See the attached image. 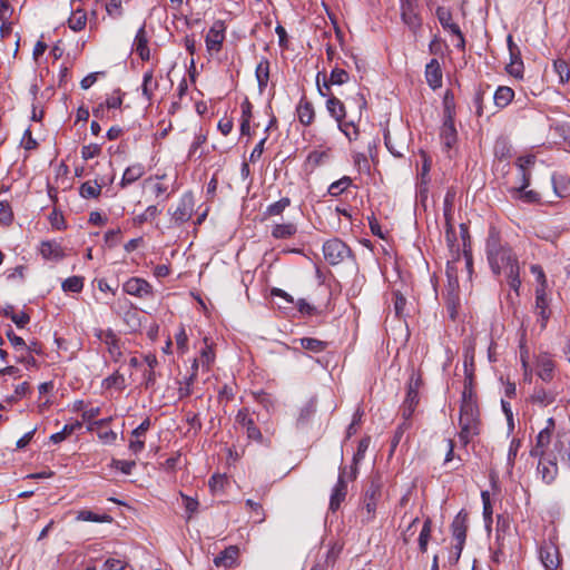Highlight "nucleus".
Masks as SVG:
<instances>
[{
    "instance_id": "obj_1",
    "label": "nucleus",
    "mask_w": 570,
    "mask_h": 570,
    "mask_svg": "<svg viewBox=\"0 0 570 570\" xmlns=\"http://www.w3.org/2000/svg\"><path fill=\"white\" fill-rule=\"evenodd\" d=\"M485 255L489 266L495 276L505 274L508 284L519 295L521 286L520 266L512 248L502 240L498 227L491 225L485 239Z\"/></svg>"
},
{
    "instance_id": "obj_2",
    "label": "nucleus",
    "mask_w": 570,
    "mask_h": 570,
    "mask_svg": "<svg viewBox=\"0 0 570 570\" xmlns=\"http://www.w3.org/2000/svg\"><path fill=\"white\" fill-rule=\"evenodd\" d=\"M546 423V426L538 433L535 443L530 450V455L532 458L563 452V442L560 439L553 440V432L556 429L554 419L549 417Z\"/></svg>"
},
{
    "instance_id": "obj_3",
    "label": "nucleus",
    "mask_w": 570,
    "mask_h": 570,
    "mask_svg": "<svg viewBox=\"0 0 570 570\" xmlns=\"http://www.w3.org/2000/svg\"><path fill=\"white\" fill-rule=\"evenodd\" d=\"M459 440L463 446H466L473 438L480 434V411L478 405H460V417H459Z\"/></svg>"
},
{
    "instance_id": "obj_4",
    "label": "nucleus",
    "mask_w": 570,
    "mask_h": 570,
    "mask_svg": "<svg viewBox=\"0 0 570 570\" xmlns=\"http://www.w3.org/2000/svg\"><path fill=\"white\" fill-rule=\"evenodd\" d=\"M382 487L383 483L379 475L372 476L365 485L360 510L363 523H370L375 519L377 504L382 498Z\"/></svg>"
},
{
    "instance_id": "obj_5",
    "label": "nucleus",
    "mask_w": 570,
    "mask_h": 570,
    "mask_svg": "<svg viewBox=\"0 0 570 570\" xmlns=\"http://www.w3.org/2000/svg\"><path fill=\"white\" fill-rule=\"evenodd\" d=\"M422 385V377L419 373H412L407 383L406 396L402 405L404 420H410L419 404V390Z\"/></svg>"
},
{
    "instance_id": "obj_6",
    "label": "nucleus",
    "mask_w": 570,
    "mask_h": 570,
    "mask_svg": "<svg viewBox=\"0 0 570 570\" xmlns=\"http://www.w3.org/2000/svg\"><path fill=\"white\" fill-rule=\"evenodd\" d=\"M195 208V200L194 196L190 191L185 193L177 206L174 209H169L168 213L170 215V220L175 226H181L184 223L188 222L193 214Z\"/></svg>"
},
{
    "instance_id": "obj_7",
    "label": "nucleus",
    "mask_w": 570,
    "mask_h": 570,
    "mask_svg": "<svg viewBox=\"0 0 570 570\" xmlns=\"http://www.w3.org/2000/svg\"><path fill=\"white\" fill-rule=\"evenodd\" d=\"M468 529H469V513L466 510L462 509L454 517V519L451 523L452 537L456 541V543L454 546L456 559L460 558L461 552L463 550V547H464V543L466 540Z\"/></svg>"
},
{
    "instance_id": "obj_8",
    "label": "nucleus",
    "mask_w": 570,
    "mask_h": 570,
    "mask_svg": "<svg viewBox=\"0 0 570 570\" xmlns=\"http://www.w3.org/2000/svg\"><path fill=\"white\" fill-rule=\"evenodd\" d=\"M323 254L331 265H337L352 255L351 248L341 239L332 238L324 243Z\"/></svg>"
},
{
    "instance_id": "obj_9",
    "label": "nucleus",
    "mask_w": 570,
    "mask_h": 570,
    "mask_svg": "<svg viewBox=\"0 0 570 570\" xmlns=\"http://www.w3.org/2000/svg\"><path fill=\"white\" fill-rule=\"evenodd\" d=\"M440 139L443 148L449 151L458 142V132L454 126V111L450 107H445L443 122L440 128Z\"/></svg>"
},
{
    "instance_id": "obj_10",
    "label": "nucleus",
    "mask_w": 570,
    "mask_h": 570,
    "mask_svg": "<svg viewBox=\"0 0 570 570\" xmlns=\"http://www.w3.org/2000/svg\"><path fill=\"white\" fill-rule=\"evenodd\" d=\"M400 9L403 23L416 32L422 26L417 0H400Z\"/></svg>"
},
{
    "instance_id": "obj_11",
    "label": "nucleus",
    "mask_w": 570,
    "mask_h": 570,
    "mask_svg": "<svg viewBox=\"0 0 570 570\" xmlns=\"http://www.w3.org/2000/svg\"><path fill=\"white\" fill-rule=\"evenodd\" d=\"M235 424L246 431V435L248 440L263 442V434L261 430L256 426L253 414L249 412L248 407H242L238 410Z\"/></svg>"
},
{
    "instance_id": "obj_12",
    "label": "nucleus",
    "mask_w": 570,
    "mask_h": 570,
    "mask_svg": "<svg viewBox=\"0 0 570 570\" xmlns=\"http://www.w3.org/2000/svg\"><path fill=\"white\" fill-rule=\"evenodd\" d=\"M321 76H322V73L318 72L317 77H316V85H317V90H318L320 95L323 97L328 96L332 85H344L350 79L348 73L344 69H341L337 67H335L331 71L328 78L325 73L323 75V83H321Z\"/></svg>"
},
{
    "instance_id": "obj_13",
    "label": "nucleus",
    "mask_w": 570,
    "mask_h": 570,
    "mask_svg": "<svg viewBox=\"0 0 570 570\" xmlns=\"http://www.w3.org/2000/svg\"><path fill=\"white\" fill-rule=\"evenodd\" d=\"M347 495V469L340 466L337 482L334 485L330 498V510L335 512L340 509Z\"/></svg>"
},
{
    "instance_id": "obj_14",
    "label": "nucleus",
    "mask_w": 570,
    "mask_h": 570,
    "mask_svg": "<svg viewBox=\"0 0 570 570\" xmlns=\"http://www.w3.org/2000/svg\"><path fill=\"white\" fill-rule=\"evenodd\" d=\"M540 561L547 570H556L560 564V553L557 543L552 540H546L539 548Z\"/></svg>"
},
{
    "instance_id": "obj_15",
    "label": "nucleus",
    "mask_w": 570,
    "mask_h": 570,
    "mask_svg": "<svg viewBox=\"0 0 570 570\" xmlns=\"http://www.w3.org/2000/svg\"><path fill=\"white\" fill-rule=\"evenodd\" d=\"M226 24L223 20H216L205 37L206 49L209 52H219L225 40Z\"/></svg>"
},
{
    "instance_id": "obj_16",
    "label": "nucleus",
    "mask_w": 570,
    "mask_h": 570,
    "mask_svg": "<svg viewBox=\"0 0 570 570\" xmlns=\"http://www.w3.org/2000/svg\"><path fill=\"white\" fill-rule=\"evenodd\" d=\"M558 454L537 456L539 459L538 472L544 483L551 484L558 475ZM563 455V452L561 453Z\"/></svg>"
},
{
    "instance_id": "obj_17",
    "label": "nucleus",
    "mask_w": 570,
    "mask_h": 570,
    "mask_svg": "<svg viewBox=\"0 0 570 570\" xmlns=\"http://www.w3.org/2000/svg\"><path fill=\"white\" fill-rule=\"evenodd\" d=\"M95 335L98 340H100L101 342H104L107 345V350H108L110 358L114 362H119L122 356V352H121L120 342H119L117 334L112 330L108 328L106 331L96 330Z\"/></svg>"
},
{
    "instance_id": "obj_18",
    "label": "nucleus",
    "mask_w": 570,
    "mask_h": 570,
    "mask_svg": "<svg viewBox=\"0 0 570 570\" xmlns=\"http://www.w3.org/2000/svg\"><path fill=\"white\" fill-rule=\"evenodd\" d=\"M444 304L449 317L455 321L461 307L460 285L455 283V281H453L451 286H446L445 288Z\"/></svg>"
},
{
    "instance_id": "obj_19",
    "label": "nucleus",
    "mask_w": 570,
    "mask_h": 570,
    "mask_svg": "<svg viewBox=\"0 0 570 570\" xmlns=\"http://www.w3.org/2000/svg\"><path fill=\"white\" fill-rule=\"evenodd\" d=\"M535 314L538 317V322L540 323V328L544 330L547 327V323L551 316V311L549 309V299L547 293L543 292V288L535 289Z\"/></svg>"
},
{
    "instance_id": "obj_20",
    "label": "nucleus",
    "mask_w": 570,
    "mask_h": 570,
    "mask_svg": "<svg viewBox=\"0 0 570 570\" xmlns=\"http://www.w3.org/2000/svg\"><path fill=\"white\" fill-rule=\"evenodd\" d=\"M124 292L132 296L144 297L153 294V286L144 278L131 277L124 284Z\"/></svg>"
},
{
    "instance_id": "obj_21",
    "label": "nucleus",
    "mask_w": 570,
    "mask_h": 570,
    "mask_svg": "<svg viewBox=\"0 0 570 570\" xmlns=\"http://www.w3.org/2000/svg\"><path fill=\"white\" fill-rule=\"evenodd\" d=\"M556 370V363L551 355L542 353L537 357V375L546 383L552 381Z\"/></svg>"
},
{
    "instance_id": "obj_22",
    "label": "nucleus",
    "mask_w": 570,
    "mask_h": 570,
    "mask_svg": "<svg viewBox=\"0 0 570 570\" xmlns=\"http://www.w3.org/2000/svg\"><path fill=\"white\" fill-rule=\"evenodd\" d=\"M425 79L433 90L442 87V69L438 59L433 58L426 63Z\"/></svg>"
},
{
    "instance_id": "obj_23",
    "label": "nucleus",
    "mask_w": 570,
    "mask_h": 570,
    "mask_svg": "<svg viewBox=\"0 0 570 570\" xmlns=\"http://www.w3.org/2000/svg\"><path fill=\"white\" fill-rule=\"evenodd\" d=\"M435 14L440 24L445 31L450 32L451 35L460 33L461 29L459 24L453 21L452 12L449 8L440 6L435 10Z\"/></svg>"
},
{
    "instance_id": "obj_24",
    "label": "nucleus",
    "mask_w": 570,
    "mask_h": 570,
    "mask_svg": "<svg viewBox=\"0 0 570 570\" xmlns=\"http://www.w3.org/2000/svg\"><path fill=\"white\" fill-rule=\"evenodd\" d=\"M558 393L553 390H546L543 386H534L533 393L530 396V401L533 404H538L546 407L552 404L557 400Z\"/></svg>"
},
{
    "instance_id": "obj_25",
    "label": "nucleus",
    "mask_w": 570,
    "mask_h": 570,
    "mask_svg": "<svg viewBox=\"0 0 570 570\" xmlns=\"http://www.w3.org/2000/svg\"><path fill=\"white\" fill-rule=\"evenodd\" d=\"M239 550L236 546H229L214 558L216 567L230 568L236 563Z\"/></svg>"
},
{
    "instance_id": "obj_26",
    "label": "nucleus",
    "mask_w": 570,
    "mask_h": 570,
    "mask_svg": "<svg viewBox=\"0 0 570 570\" xmlns=\"http://www.w3.org/2000/svg\"><path fill=\"white\" fill-rule=\"evenodd\" d=\"M296 112L298 120L304 126H309L314 121L315 111L313 104L308 101L305 97H303L297 107Z\"/></svg>"
},
{
    "instance_id": "obj_27",
    "label": "nucleus",
    "mask_w": 570,
    "mask_h": 570,
    "mask_svg": "<svg viewBox=\"0 0 570 570\" xmlns=\"http://www.w3.org/2000/svg\"><path fill=\"white\" fill-rule=\"evenodd\" d=\"M40 254L45 259L60 261L63 258V249L55 240L42 242L40 245Z\"/></svg>"
},
{
    "instance_id": "obj_28",
    "label": "nucleus",
    "mask_w": 570,
    "mask_h": 570,
    "mask_svg": "<svg viewBox=\"0 0 570 570\" xmlns=\"http://www.w3.org/2000/svg\"><path fill=\"white\" fill-rule=\"evenodd\" d=\"M135 51L140 57L141 60L147 61L150 58V51L148 48V39L145 31V27H140L136 33L135 41Z\"/></svg>"
},
{
    "instance_id": "obj_29",
    "label": "nucleus",
    "mask_w": 570,
    "mask_h": 570,
    "mask_svg": "<svg viewBox=\"0 0 570 570\" xmlns=\"http://www.w3.org/2000/svg\"><path fill=\"white\" fill-rule=\"evenodd\" d=\"M255 77L257 80L259 92H263L269 80V61L266 57H262L256 66Z\"/></svg>"
},
{
    "instance_id": "obj_30",
    "label": "nucleus",
    "mask_w": 570,
    "mask_h": 570,
    "mask_svg": "<svg viewBox=\"0 0 570 570\" xmlns=\"http://www.w3.org/2000/svg\"><path fill=\"white\" fill-rule=\"evenodd\" d=\"M296 233H297L296 224L288 222V223L275 224L272 228L271 235L275 239H289Z\"/></svg>"
},
{
    "instance_id": "obj_31",
    "label": "nucleus",
    "mask_w": 570,
    "mask_h": 570,
    "mask_svg": "<svg viewBox=\"0 0 570 570\" xmlns=\"http://www.w3.org/2000/svg\"><path fill=\"white\" fill-rule=\"evenodd\" d=\"M331 158V148L326 149H315L311 151L306 158V166L311 168V170L326 164Z\"/></svg>"
},
{
    "instance_id": "obj_32",
    "label": "nucleus",
    "mask_w": 570,
    "mask_h": 570,
    "mask_svg": "<svg viewBox=\"0 0 570 570\" xmlns=\"http://www.w3.org/2000/svg\"><path fill=\"white\" fill-rule=\"evenodd\" d=\"M326 101V109L328 114L338 122L341 119L346 118V110L344 104L335 96L328 92Z\"/></svg>"
},
{
    "instance_id": "obj_33",
    "label": "nucleus",
    "mask_w": 570,
    "mask_h": 570,
    "mask_svg": "<svg viewBox=\"0 0 570 570\" xmlns=\"http://www.w3.org/2000/svg\"><path fill=\"white\" fill-rule=\"evenodd\" d=\"M514 98V91L508 86H500L493 95V101L498 109L505 108Z\"/></svg>"
},
{
    "instance_id": "obj_34",
    "label": "nucleus",
    "mask_w": 570,
    "mask_h": 570,
    "mask_svg": "<svg viewBox=\"0 0 570 570\" xmlns=\"http://www.w3.org/2000/svg\"><path fill=\"white\" fill-rule=\"evenodd\" d=\"M445 217H448L446 213ZM445 240L451 256L453 258H460V245L458 244L456 233L454 227L450 224L449 218H446Z\"/></svg>"
},
{
    "instance_id": "obj_35",
    "label": "nucleus",
    "mask_w": 570,
    "mask_h": 570,
    "mask_svg": "<svg viewBox=\"0 0 570 570\" xmlns=\"http://www.w3.org/2000/svg\"><path fill=\"white\" fill-rule=\"evenodd\" d=\"M461 237L463 240V257L465 261V268L468 271L469 276L471 277L473 272V257L470 248V240H469V230L465 227V225H461Z\"/></svg>"
},
{
    "instance_id": "obj_36",
    "label": "nucleus",
    "mask_w": 570,
    "mask_h": 570,
    "mask_svg": "<svg viewBox=\"0 0 570 570\" xmlns=\"http://www.w3.org/2000/svg\"><path fill=\"white\" fill-rule=\"evenodd\" d=\"M144 174H145V168L140 164H135V165H131V166L127 167L125 173H124V175H122V178H121V181H120V186L121 187H126V186H128L130 184H134L140 177H142Z\"/></svg>"
},
{
    "instance_id": "obj_37",
    "label": "nucleus",
    "mask_w": 570,
    "mask_h": 570,
    "mask_svg": "<svg viewBox=\"0 0 570 570\" xmlns=\"http://www.w3.org/2000/svg\"><path fill=\"white\" fill-rule=\"evenodd\" d=\"M338 129L344 134L348 141H355L360 137V129L354 120L341 119L338 122Z\"/></svg>"
},
{
    "instance_id": "obj_38",
    "label": "nucleus",
    "mask_w": 570,
    "mask_h": 570,
    "mask_svg": "<svg viewBox=\"0 0 570 570\" xmlns=\"http://www.w3.org/2000/svg\"><path fill=\"white\" fill-rule=\"evenodd\" d=\"M87 23V13L80 8H76L68 19V26L73 31H81Z\"/></svg>"
},
{
    "instance_id": "obj_39",
    "label": "nucleus",
    "mask_w": 570,
    "mask_h": 570,
    "mask_svg": "<svg viewBox=\"0 0 570 570\" xmlns=\"http://www.w3.org/2000/svg\"><path fill=\"white\" fill-rule=\"evenodd\" d=\"M302 348L313 352L321 353L326 350L328 343L314 337H302L298 340Z\"/></svg>"
},
{
    "instance_id": "obj_40",
    "label": "nucleus",
    "mask_w": 570,
    "mask_h": 570,
    "mask_svg": "<svg viewBox=\"0 0 570 570\" xmlns=\"http://www.w3.org/2000/svg\"><path fill=\"white\" fill-rule=\"evenodd\" d=\"M78 521H87V522H98V523H104V522H111L112 521V518L107 514V513H104V514H97L90 510H80L77 514V518H76Z\"/></svg>"
},
{
    "instance_id": "obj_41",
    "label": "nucleus",
    "mask_w": 570,
    "mask_h": 570,
    "mask_svg": "<svg viewBox=\"0 0 570 570\" xmlns=\"http://www.w3.org/2000/svg\"><path fill=\"white\" fill-rule=\"evenodd\" d=\"M292 204V200L291 198L288 197H283L281 198L279 200L273 203V204H269L267 207H266V210L264 213V215L266 217H272V216H281L284 210L289 207Z\"/></svg>"
},
{
    "instance_id": "obj_42",
    "label": "nucleus",
    "mask_w": 570,
    "mask_h": 570,
    "mask_svg": "<svg viewBox=\"0 0 570 570\" xmlns=\"http://www.w3.org/2000/svg\"><path fill=\"white\" fill-rule=\"evenodd\" d=\"M145 434L146 433L142 430H140L139 426H137L136 429L132 430L131 440L129 442V450L134 454H138L145 449V440H144Z\"/></svg>"
},
{
    "instance_id": "obj_43",
    "label": "nucleus",
    "mask_w": 570,
    "mask_h": 570,
    "mask_svg": "<svg viewBox=\"0 0 570 570\" xmlns=\"http://www.w3.org/2000/svg\"><path fill=\"white\" fill-rule=\"evenodd\" d=\"M102 387L107 390L116 387L119 391H122L126 389L125 376L117 370L102 381Z\"/></svg>"
},
{
    "instance_id": "obj_44",
    "label": "nucleus",
    "mask_w": 570,
    "mask_h": 570,
    "mask_svg": "<svg viewBox=\"0 0 570 570\" xmlns=\"http://www.w3.org/2000/svg\"><path fill=\"white\" fill-rule=\"evenodd\" d=\"M82 424L79 421H76L71 424H66L63 429L60 432L53 433L50 436V441L52 443H60L65 441L68 436H70L72 433H75L77 430H80Z\"/></svg>"
},
{
    "instance_id": "obj_45",
    "label": "nucleus",
    "mask_w": 570,
    "mask_h": 570,
    "mask_svg": "<svg viewBox=\"0 0 570 570\" xmlns=\"http://www.w3.org/2000/svg\"><path fill=\"white\" fill-rule=\"evenodd\" d=\"M101 193V185H99L96 180L91 181H85L81 184L79 188V194L83 198H97Z\"/></svg>"
},
{
    "instance_id": "obj_46",
    "label": "nucleus",
    "mask_w": 570,
    "mask_h": 570,
    "mask_svg": "<svg viewBox=\"0 0 570 570\" xmlns=\"http://www.w3.org/2000/svg\"><path fill=\"white\" fill-rule=\"evenodd\" d=\"M431 532H432V520L430 518H426L423 523L420 535H419V548H420V551L423 553L426 552V550H428V544H429V541L431 538Z\"/></svg>"
},
{
    "instance_id": "obj_47",
    "label": "nucleus",
    "mask_w": 570,
    "mask_h": 570,
    "mask_svg": "<svg viewBox=\"0 0 570 570\" xmlns=\"http://www.w3.org/2000/svg\"><path fill=\"white\" fill-rule=\"evenodd\" d=\"M351 185L352 178L348 176H343L341 179L330 185L327 193L333 197H337L342 195Z\"/></svg>"
},
{
    "instance_id": "obj_48",
    "label": "nucleus",
    "mask_w": 570,
    "mask_h": 570,
    "mask_svg": "<svg viewBox=\"0 0 570 570\" xmlns=\"http://www.w3.org/2000/svg\"><path fill=\"white\" fill-rule=\"evenodd\" d=\"M158 87L157 81L154 80L153 71H147L144 75L142 79V95L146 97L147 100H151L154 90Z\"/></svg>"
},
{
    "instance_id": "obj_49",
    "label": "nucleus",
    "mask_w": 570,
    "mask_h": 570,
    "mask_svg": "<svg viewBox=\"0 0 570 570\" xmlns=\"http://www.w3.org/2000/svg\"><path fill=\"white\" fill-rule=\"evenodd\" d=\"M489 88H490L489 85H485L484 87L479 86L474 92L473 104L475 106V112H476L478 117H481L484 112L483 102H484V98L487 96V91Z\"/></svg>"
},
{
    "instance_id": "obj_50",
    "label": "nucleus",
    "mask_w": 570,
    "mask_h": 570,
    "mask_svg": "<svg viewBox=\"0 0 570 570\" xmlns=\"http://www.w3.org/2000/svg\"><path fill=\"white\" fill-rule=\"evenodd\" d=\"M83 288V277L71 276L62 282V289L65 292L80 293Z\"/></svg>"
},
{
    "instance_id": "obj_51",
    "label": "nucleus",
    "mask_w": 570,
    "mask_h": 570,
    "mask_svg": "<svg viewBox=\"0 0 570 570\" xmlns=\"http://www.w3.org/2000/svg\"><path fill=\"white\" fill-rule=\"evenodd\" d=\"M522 441L520 439L513 438L510 442L508 456H507V465L509 470H512L515 463V459L518 455V452L521 448Z\"/></svg>"
},
{
    "instance_id": "obj_52",
    "label": "nucleus",
    "mask_w": 570,
    "mask_h": 570,
    "mask_svg": "<svg viewBox=\"0 0 570 570\" xmlns=\"http://www.w3.org/2000/svg\"><path fill=\"white\" fill-rule=\"evenodd\" d=\"M160 210L157 208L156 205H150L146 208V210L135 217V224L142 225L144 223L150 222L158 216Z\"/></svg>"
},
{
    "instance_id": "obj_53",
    "label": "nucleus",
    "mask_w": 570,
    "mask_h": 570,
    "mask_svg": "<svg viewBox=\"0 0 570 570\" xmlns=\"http://www.w3.org/2000/svg\"><path fill=\"white\" fill-rule=\"evenodd\" d=\"M551 129L563 141L570 142V121H557L551 126Z\"/></svg>"
},
{
    "instance_id": "obj_54",
    "label": "nucleus",
    "mask_w": 570,
    "mask_h": 570,
    "mask_svg": "<svg viewBox=\"0 0 570 570\" xmlns=\"http://www.w3.org/2000/svg\"><path fill=\"white\" fill-rule=\"evenodd\" d=\"M196 381V373L191 372V374L184 379L180 387L178 389L179 399L188 397L193 393V385Z\"/></svg>"
},
{
    "instance_id": "obj_55",
    "label": "nucleus",
    "mask_w": 570,
    "mask_h": 570,
    "mask_svg": "<svg viewBox=\"0 0 570 570\" xmlns=\"http://www.w3.org/2000/svg\"><path fill=\"white\" fill-rule=\"evenodd\" d=\"M553 67H554L556 72L559 76L560 82L564 83L570 80V69H569L568 63L564 60H562V59L556 60L553 63Z\"/></svg>"
},
{
    "instance_id": "obj_56",
    "label": "nucleus",
    "mask_w": 570,
    "mask_h": 570,
    "mask_svg": "<svg viewBox=\"0 0 570 570\" xmlns=\"http://www.w3.org/2000/svg\"><path fill=\"white\" fill-rule=\"evenodd\" d=\"M370 446V438H363L360 440L357 450L353 456L354 465H358L360 462L364 459L365 452Z\"/></svg>"
},
{
    "instance_id": "obj_57",
    "label": "nucleus",
    "mask_w": 570,
    "mask_h": 570,
    "mask_svg": "<svg viewBox=\"0 0 570 570\" xmlns=\"http://www.w3.org/2000/svg\"><path fill=\"white\" fill-rule=\"evenodd\" d=\"M566 178L561 175H553L552 176V184L554 191L558 196L564 197L569 194V188L564 185Z\"/></svg>"
},
{
    "instance_id": "obj_58",
    "label": "nucleus",
    "mask_w": 570,
    "mask_h": 570,
    "mask_svg": "<svg viewBox=\"0 0 570 570\" xmlns=\"http://www.w3.org/2000/svg\"><path fill=\"white\" fill-rule=\"evenodd\" d=\"M128 562L120 558H108L104 564L102 570H124Z\"/></svg>"
},
{
    "instance_id": "obj_59",
    "label": "nucleus",
    "mask_w": 570,
    "mask_h": 570,
    "mask_svg": "<svg viewBox=\"0 0 570 570\" xmlns=\"http://www.w3.org/2000/svg\"><path fill=\"white\" fill-rule=\"evenodd\" d=\"M461 405H478L476 394L473 386H464L462 392Z\"/></svg>"
},
{
    "instance_id": "obj_60",
    "label": "nucleus",
    "mask_w": 570,
    "mask_h": 570,
    "mask_svg": "<svg viewBox=\"0 0 570 570\" xmlns=\"http://www.w3.org/2000/svg\"><path fill=\"white\" fill-rule=\"evenodd\" d=\"M393 297H394L393 307H394L395 315L397 317H401L403 315L404 307L406 305V298L400 292H394Z\"/></svg>"
},
{
    "instance_id": "obj_61",
    "label": "nucleus",
    "mask_w": 570,
    "mask_h": 570,
    "mask_svg": "<svg viewBox=\"0 0 570 570\" xmlns=\"http://www.w3.org/2000/svg\"><path fill=\"white\" fill-rule=\"evenodd\" d=\"M111 466L120 470L124 474H130L132 469L136 466V462L114 459Z\"/></svg>"
},
{
    "instance_id": "obj_62",
    "label": "nucleus",
    "mask_w": 570,
    "mask_h": 570,
    "mask_svg": "<svg viewBox=\"0 0 570 570\" xmlns=\"http://www.w3.org/2000/svg\"><path fill=\"white\" fill-rule=\"evenodd\" d=\"M181 499L185 510L187 512V519L189 520L193 517V514L197 511L199 503L196 499H193L185 494H181Z\"/></svg>"
},
{
    "instance_id": "obj_63",
    "label": "nucleus",
    "mask_w": 570,
    "mask_h": 570,
    "mask_svg": "<svg viewBox=\"0 0 570 570\" xmlns=\"http://www.w3.org/2000/svg\"><path fill=\"white\" fill-rule=\"evenodd\" d=\"M157 374L156 371L153 368H147L144 371L142 374V385L146 390H154L156 384Z\"/></svg>"
},
{
    "instance_id": "obj_64",
    "label": "nucleus",
    "mask_w": 570,
    "mask_h": 570,
    "mask_svg": "<svg viewBox=\"0 0 570 570\" xmlns=\"http://www.w3.org/2000/svg\"><path fill=\"white\" fill-rule=\"evenodd\" d=\"M101 153V147L97 144H90L81 148V157L85 160L91 159Z\"/></svg>"
}]
</instances>
